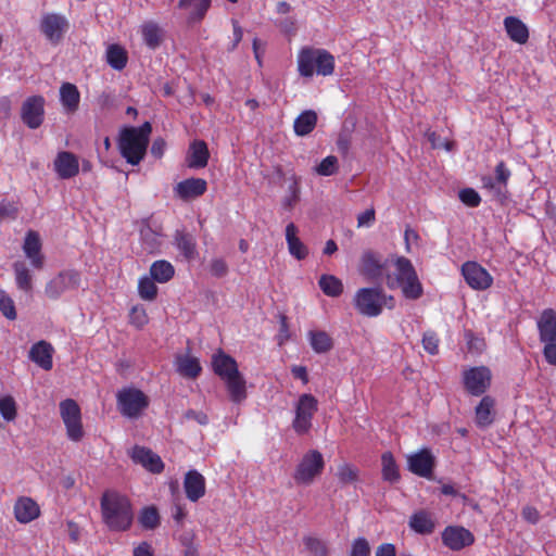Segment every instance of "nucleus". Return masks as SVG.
Masks as SVG:
<instances>
[{
    "instance_id": "f257e3e1",
    "label": "nucleus",
    "mask_w": 556,
    "mask_h": 556,
    "mask_svg": "<svg viewBox=\"0 0 556 556\" xmlns=\"http://www.w3.org/2000/svg\"><path fill=\"white\" fill-rule=\"evenodd\" d=\"M152 126L149 122L140 127H124L118 138V148L123 157L131 165H138L147 153Z\"/></svg>"
},
{
    "instance_id": "f03ea898",
    "label": "nucleus",
    "mask_w": 556,
    "mask_h": 556,
    "mask_svg": "<svg viewBox=\"0 0 556 556\" xmlns=\"http://www.w3.org/2000/svg\"><path fill=\"white\" fill-rule=\"evenodd\" d=\"M104 523L112 531H125L132 521L129 501L115 491H106L101 498Z\"/></svg>"
},
{
    "instance_id": "7ed1b4c3",
    "label": "nucleus",
    "mask_w": 556,
    "mask_h": 556,
    "mask_svg": "<svg viewBox=\"0 0 556 556\" xmlns=\"http://www.w3.org/2000/svg\"><path fill=\"white\" fill-rule=\"evenodd\" d=\"M395 271L387 275V286L390 289L400 288L404 298L408 300H418L424 294L422 285L412 262L399 256L394 262Z\"/></svg>"
},
{
    "instance_id": "20e7f679",
    "label": "nucleus",
    "mask_w": 556,
    "mask_h": 556,
    "mask_svg": "<svg viewBox=\"0 0 556 556\" xmlns=\"http://www.w3.org/2000/svg\"><path fill=\"white\" fill-rule=\"evenodd\" d=\"M298 67L304 77H312L314 73L328 76L334 71V58L327 50L305 48L299 54Z\"/></svg>"
},
{
    "instance_id": "39448f33",
    "label": "nucleus",
    "mask_w": 556,
    "mask_h": 556,
    "mask_svg": "<svg viewBox=\"0 0 556 556\" xmlns=\"http://www.w3.org/2000/svg\"><path fill=\"white\" fill-rule=\"evenodd\" d=\"M353 303L361 315L376 317L387 305V294L381 288H362L356 291Z\"/></svg>"
},
{
    "instance_id": "423d86ee",
    "label": "nucleus",
    "mask_w": 556,
    "mask_h": 556,
    "mask_svg": "<svg viewBox=\"0 0 556 556\" xmlns=\"http://www.w3.org/2000/svg\"><path fill=\"white\" fill-rule=\"evenodd\" d=\"M318 401L312 394H302L295 405L292 427L298 434H305L312 428V418L317 412Z\"/></svg>"
},
{
    "instance_id": "0eeeda50",
    "label": "nucleus",
    "mask_w": 556,
    "mask_h": 556,
    "mask_svg": "<svg viewBox=\"0 0 556 556\" xmlns=\"http://www.w3.org/2000/svg\"><path fill=\"white\" fill-rule=\"evenodd\" d=\"M117 406L122 415L135 418L148 406V399L140 390L124 389L117 394Z\"/></svg>"
},
{
    "instance_id": "6e6552de",
    "label": "nucleus",
    "mask_w": 556,
    "mask_h": 556,
    "mask_svg": "<svg viewBox=\"0 0 556 556\" xmlns=\"http://www.w3.org/2000/svg\"><path fill=\"white\" fill-rule=\"evenodd\" d=\"M323 468V455L318 451H311L303 456L298 465L294 480L298 483L309 484L316 476L320 475Z\"/></svg>"
},
{
    "instance_id": "1a4fd4ad",
    "label": "nucleus",
    "mask_w": 556,
    "mask_h": 556,
    "mask_svg": "<svg viewBox=\"0 0 556 556\" xmlns=\"http://www.w3.org/2000/svg\"><path fill=\"white\" fill-rule=\"evenodd\" d=\"M21 118L28 128H39L45 119V98L42 96L28 97L22 104Z\"/></svg>"
},
{
    "instance_id": "9d476101",
    "label": "nucleus",
    "mask_w": 556,
    "mask_h": 556,
    "mask_svg": "<svg viewBox=\"0 0 556 556\" xmlns=\"http://www.w3.org/2000/svg\"><path fill=\"white\" fill-rule=\"evenodd\" d=\"M491 371L485 366L472 367L464 372L466 390L475 396L483 394L491 384Z\"/></svg>"
},
{
    "instance_id": "9b49d317",
    "label": "nucleus",
    "mask_w": 556,
    "mask_h": 556,
    "mask_svg": "<svg viewBox=\"0 0 556 556\" xmlns=\"http://www.w3.org/2000/svg\"><path fill=\"white\" fill-rule=\"evenodd\" d=\"M462 274L466 282L475 290H485L492 286V276L476 262H466L463 264Z\"/></svg>"
},
{
    "instance_id": "f8f14e48",
    "label": "nucleus",
    "mask_w": 556,
    "mask_h": 556,
    "mask_svg": "<svg viewBox=\"0 0 556 556\" xmlns=\"http://www.w3.org/2000/svg\"><path fill=\"white\" fill-rule=\"evenodd\" d=\"M442 541L445 546L453 551H459L473 543V534L459 526H448L442 532Z\"/></svg>"
},
{
    "instance_id": "ddd939ff",
    "label": "nucleus",
    "mask_w": 556,
    "mask_h": 556,
    "mask_svg": "<svg viewBox=\"0 0 556 556\" xmlns=\"http://www.w3.org/2000/svg\"><path fill=\"white\" fill-rule=\"evenodd\" d=\"M41 249L42 243L39 233L35 230H28L24 239L23 251L30 261L31 266L36 269L43 267L45 257Z\"/></svg>"
},
{
    "instance_id": "4468645a",
    "label": "nucleus",
    "mask_w": 556,
    "mask_h": 556,
    "mask_svg": "<svg viewBox=\"0 0 556 556\" xmlns=\"http://www.w3.org/2000/svg\"><path fill=\"white\" fill-rule=\"evenodd\" d=\"M16 521L29 523L40 516V507L35 500L28 496H20L13 507Z\"/></svg>"
},
{
    "instance_id": "2eb2a0df",
    "label": "nucleus",
    "mask_w": 556,
    "mask_h": 556,
    "mask_svg": "<svg viewBox=\"0 0 556 556\" xmlns=\"http://www.w3.org/2000/svg\"><path fill=\"white\" fill-rule=\"evenodd\" d=\"M408 469L419 477H430L434 467V457L429 450H421L407 458Z\"/></svg>"
},
{
    "instance_id": "dca6fc26",
    "label": "nucleus",
    "mask_w": 556,
    "mask_h": 556,
    "mask_svg": "<svg viewBox=\"0 0 556 556\" xmlns=\"http://www.w3.org/2000/svg\"><path fill=\"white\" fill-rule=\"evenodd\" d=\"M131 458L135 463L142 465L152 473H160L164 469V464L161 457L150 448L135 446L131 453Z\"/></svg>"
},
{
    "instance_id": "f3484780",
    "label": "nucleus",
    "mask_w": 556,
    "mask_h": 556,
    "mask_svg": "<svg viewBox=\"0 0 556 556\" xmlns=\"http://www.w3.org/2000/svg\"><path fill=\"white\" fill-rule=\"evenodd\" d=\"M206 189L207 182L202 178H188L180 181L175 187L177 195L184 201L195 199L204 194Z\"/></svg>"
},
{
    "instance_id": "a211bd4d",
    "label": "nucleus",
    "mask_w": 556,
    "mask_h": 556,
    "mask_svg": "<svg viewBox=\"0 0 556 556\" xmlns=\"http://www.w3.org/2000/svg\"><path fill=\"white\" fill-rule=\"evenodd\" d=\"M536 326L541 342L556 341V312L553 308H545L541 313Z\"/></svg>"
},
{
    "instance_id": "6ab92c4d",
    "label": "nucleus",
    "mask_w": 556,
    "mask_h": 556,
    "mask_svg": "<svg viewBox=\"0 0 556 556\" xmlns=\"http://www.w3.org/2000/svg\"><path fill=\"white\" fill-rule=\"evenodd\" d=\"M66 27V20L56 14H48L41 21V31L53 43H58Z\"/></svg>"
},
{
    "instance_id": "aec40b11",
    "label": "nucleus",
    "mask_w": 556,
    "mask_h": 556,
    "mask_svg": "<svg viewBox=\"0 0 556 556\" xmlns=\"http://www.w3.org/2000/svg\"><path fill=\"white\" fill-rule=\"evenodd\" d=\"M186 496L191 502L199 501L205 494V479L197 470H189L184 479Z\"/></svg>"
},
{
    "instance_id": "412c9836",
    "label": "nucleus",
    "mask_w": 556,
    "mask_h": 556,
    "mask_svg": "<svg viewBox=\"0 0 556 556\" xmlns=\"http://www.w3.org/2000/svg\"><path fill=\"white\" fill-rule=\"evenodd\" d=\"M53 346L45 341H38L29 350L28 357L31 362L37 364L40 368L45 370H50L52 368V353Z\"/></svg>"
},
{
    "instance_id": "4be33fe9",
    "label": "nucleus",
    "mask_w": 556,
    "mask_h": 556,
    "mask_svg": "<svg viewBox=\"0 0 556 556\" xmlns=\"http://www.w3.org/2000/svg\"><path fill=\"white\" fill-rule=\"evenodd\" d=\"M210 152L203 140H194L188 150L187 165L189 168H204L207 165Z\"/></svg>"
},
{
    "instance_id": "5701e85b",
    "label": "nucleus",
    "mask_w": 556,
    "mask_h": 556,
    "mask_svg": "<svg viewBox=\"0 0 556 556\" xmlns=\"http://www.w3.org/2000/svg\"><path fill=\"white\" fill-rule=\"evenodd\" d=\"M383 264L372 252H366L363 254L361 260L359 271L367 279L378 281L383 275Z\"/></svg>"
},
{
    "instance_id": "b1692460",
    "label": "nucleus",
    "mask_w": 556,
    "mask_h": 556,
    "mask_svg": "<svg viewBox=\"0 0 556 556\" xmlns=\"http://www.w3.org/2000/svg\"><path fill=\"white\" fill-rule=\"evenodd\" d=\"M286 240L289 253L299 261L306 258L308 255L307 247L298 237V228L293 223L286 227Z\"/></svg>"
},
{
    "instance_id": "393cba45",
    "label": "nucleus",
    "mask_w": 556,
    "mask_h": 556,
    "mask_svg": "<svg viewBox=\"0 0 556 556\" xmlns=\"http://www.w3.org/2000/svg\"><path fill=\"white\" fill-rule=\"evenodd\" d=\"M495 401L493 397L485 395L481 399L476 407V424L480 428H486L493 424L495 417Z\"/></svg>"
},
{
    "instance_id": "a878e982",
    "label": "nucleus",
    "mask_w": 556,
    "mask_h": 556,
    "mask_svg": "<svg viewBox=\"0 0 556 556\" xmlns=\"http://www.w3.org/2000/svg\"><path fill=\"white\" fill-rule=\"evenodd\" d=\"M212 365L214 372L222 379H225L232 374H237L238 370V365L235 358L225 354L223 351H218V353L214 354Z\"/></svg>"
},
{
    "instance_id": "bb28decb",
    "label": "nucleus",
    "mask_w": 556,
    "mask_h": 556,
    "mask_svg": "<svg viewBox=\"0 0 556 556\" xmlns=\"http://www.w3.org/2000/svg\"><path fill=\"white\" fill-rule=\"evenodd\" d=\"M226 383L229 396L232 402L241 403L247 397V388H245V379L243 376L237 370V374H232L231 376L223 379Z\"/></svg>"
},
{
    "instance_id": "cd10ccee",
    "label": "nucleus",
    "mask_w": 556,
    "mask_h": 556,
    "mask_svg": "<svg viewBox=\"0 0 556 556\" xmlns=\"http://www.w3.org/2000/svg\"><path fill=\"white\" fill-rule=\"evenodd\" d=\"M504 26L508 37L517 43H526L529 38L528 27L518 17L507 16L504 20Z\"/></svg>"
},
{
    "instance_id": "c85d7f7f",
    "label": "nucleus",
    "mask_w": 556,
    "mask_h": 556,
    "mask_svg": "<svg viewBox=\"0 0 556 556\" xmlns=\"http://www.w3.org/2000/svg\"><path fill=\"white\" fill-rule=\"evenodd\" d=\"M162 232L154 229L149 224H144L140 228V238L143 249L149 253H155L162 245Z\"/></svg>"
},
{
    "instance_id": "c756f323",
    "label": "nucleus",
    "mask_w": 556,
    "mask_h": 556,
    "mask_svg": "<svg viewBox=\"0 0 556 556\" xmlns=\"http://www.w3.org/2000/svg\"><path fill=\"white\" fill-rule=\"evenodd\" d=\"M409 527L419 534H431L435 522L428 511L419 510L409 518Z\"/></svg>"
},
{
    "instance_id": "7c9ffc66",
    "label": "nucleus",
    "mask_w": 556,
    "mask_h": 556,
    "mask_svg": "<svg viewBox=\"0 0 556 556\" xmlns=\"http://www.w3.org/2000/svg\"><path fill=\"white\" fill-rule=\"evenodd\" d=\"M317 124V114L315 111L307 110L302 112L294 121L293 128L298 136H306L313 131Z\"/></svg>"
},
{
    "instance_id": "2f4dec72",
    "label": "nucleus",
    "mask_w": 556,
    "mask_h": 556,
    "mask_svg": "<svg viewBox=\"0 0 556 556\" xmlns=\"http://www.w3.org/2000/svg\"><path fill=\"white\" fill-rule=\"evenodd\" d=\"M210 5L211 0H179L178 2V7L180 9H188L190 7H193V10L189 15V22L191 23L201 21L204 17Z\"/></svg>"
},
{
    "instance_id": "473e14b6",
    "label": "nucleus",
    "mask_w": 556,
    "mask_h": 556,
    "mask_svg": "<svg viewBox=\"0 0 556 556\" xmlns=\"http://www.w3.org/2000/svg\"><path fill=\"white\" fill-rule=\"evenodd\" d=\"M174 274V266L167 261H156L150 267L151 278L160 283L169 281Z\"/></svg>"
},
{
    "instance_id": "72a5a7b5",
    "label": "nucleus",
    "mask_w": 556,
    "mask_h": 556,
    "mask_svg": "<svg viewBox=\"0 0 556 556\" xmlns=\"http://www.w3.org/2000/svg\"><path fill=\"white\" fill-rule=\"evenodd\" d=\"M127 52L118 45H111L106 50V62L109 65L116 70L122 71L127 64Z\"/></svg>"
},
{
    "instance_id": "f704fd0d",
    "label": "nucleus",
    "mask_w": 556,
    "mask_h": 556,
    "mask_svg": "<svg viewBox=\"0 0 556 556\" xmlns=\"http://www.w3.org/2000/svg\"><path fill=\"white\" fill-rule=\"evenodd\" d=\"M201 369L198 358L190 356L177 357V370L181 376L187 378H197L200 375Z\"/></svg>"
},
{
    "instance_id": "c9c22d12",
    "label": "nucleus",
    "mask_w": 556,
    "mask_h": 556,
    "mask_svg": "<svg viewBox=\"0 0 556 556\" xmlns=\"http://www.w3.org/2000/svg\"><path fill=\"white\" fill-rule=\"evenodd\" d=\"M175 242L186 258H193L195 253V240L192 235L177 230L175 233Z\"/></svg>"
},
{
    "instance_id": "e433bc0d",
    "label": "nucleus",
    "mask_w": 556,
    "mask_h": 556,
    "mask_svg": "<svg viewBox=\"0 0 556 556\" xmlns=\"http://www.w3.org/2000/svg\"><path fill=\"white\" fill-rule=\"evenodd\" d=\"M15 281L18 289L30 292L33 290L31 275L24 262H15L13 264Z\"/></svg>"
},
{
    "instance_id": "4c0bfd02",
    "label": "nucleus",
    "mask_w": 556,
    "mask_h": 556,
    "mask_svg": "<svg viewBox=\"0 0 556 556\" xmlns=\"http://www.w3.org/2000/svg\"><path fill=\"white\" fill-rule=\"evenodd\" d=\"M382 478L383 480L394 483L400 479L399 467L390 452H386L381 456Z\"/></svg>"
},
{
    "instance_id": "58836bf2",
    "label": "nucleus",
    "mask_w": 556,
    "mask_h": 556,
    "mask_svg": "<svg viewBox=\"0 0 556 556\" xmlns=\"http://www.w3.org/2000/svg\"><path fill=\"white\" fill-rule=\"evenodd\" d=\"M318 285L328 296H339L343 292L342 281L332 275H323Z\"/></svg>"
},
{
    "instance_id": "ea45409f",
    "label": "nucleus",
    "mask_w": 556,
    "mask_h": 556,
    "mask_svg": "<svg viewBox=\"0 0 556 556\" xmlns=\"http://www.w3.org/2000/svg\"><path fill=\"white\" fill-rule=\"evenodd\" d=\"M309 342L316 353H326L332 349V339L325 331H311Z\"/></svg>"
},
{
    "instance_id": "a19ab883",
    "label": "nucleus",
    "mask_w": 556,
    "mask_h": 556,
    "mask_svg": "<svg viewBox=\"0 0 556 556\" xmlns=\"http://www.w3.org/2000/svg\"><path fill=\"white\" fill-rule=\"evenodd\" d=\"M71 416H72V424H71V437L72 441H79L84 437V430L83 425L80 420V409L78 404L72 400L71 404Z\"/></svg>"
},
{
    "instance_id": "79ce46f5",
    "label": "nucleus",
    "mask_w": 556,
    "mask_h": 556,
    "mask_svg": "<svg viewBox=\"0 0 556 556\" xmlns=\"http://www.w3.org/2000/svg\"><path fill=\"white\" fill-rule=\"evenodd\" d=\"M143 40L152 49H155L161 43V31L156 24L147 23L142 26Z\"/></svg>"
},
{
    "instance_id": "37998d69",
    "label": "nucleus",
    "mask_w": 556,
    "mask_h": 556,
    "mask_svg": "<svg viewBox=\"0 0 556 556\" xmlns=\"http://www.w3.org/2000/svg\"><path fill=\"white\" fill-rule=\"evenodd\" d=\"M0 414L5 421H13L16 418V402L11 395L0 397Z\"/></svg>"
},
{
    "instance_id": "c03bdc74",
    "label": "nucleus",
    "mask_w": 556,
    "mask_h": 556,
    "mask_svg": "<svg viewBox=\"0 0 556 556\" xmlns=\"http://www.w3.org/2000/svg\"><path fill=\"white\" fill-rule=\"evenodd\" d=\"M510 177V170L506 167L504 162H500L495 167V179L498 184L497 198L502 199L506 193V185Z\"/></svg>"
},
{
    "instance_id": "a18cd8bd",
    "label": "nucleus",
    "mask_w": 556,
    "mask_h": 556,
    "mask_svg": "<svg viewBox=\"0 0 556 556\" xmlns=\"http://www.w3.org/2000/svg\"><path fill=\"white\" fill-rule=\"evenodd\" d=\"M303 543L312 556H328V547L320 539L315 536H304Z\"/></svg>"
},
{
    "instance_id": "49530a36",
    "label": "nucleus",
    "mask_w": 556,
    "mask_h": 556,
    "mask_svg": "<svg viewBox=\"0 0 556 556\" xmlns=\"http://www.w3.org/2000/svg\"><path fill=\"white\" fill-rule=\"evenodd\" d=\"M150 277H143L139 280L138 291L141 299L152 301L157 294V287Z\"/></svg>"
},
{
    "instance_id": "de8ad7c7",
    "label": "nucleus",
    "mask_w": 556,
    "mask_h": 556,
    "mask_svg": "<svg viewBox=\"0 0 556 556\" xmlns=\"http://www.w3.org/2000/svg\"><path fill=\"white\" fill-rule=\"evenodd\" d=\"M338 159L334 155L325 157L316 167L315 172L319 176H331L338 172Z\"/></svg>"
},
{
    "instance_id": "09e8293b",
    "label": "nucleus",
    "mask_w": 556,
    "mask_h": 556,
    "mask_svg": "<svg viewBox=\"0 0 556 556\" xmlns=\"http://www.w3.org/2000/svg\"><path fill=\"white\" fill-rule=\"evenodd\" d=\"M140 523L146 529H155L160 523V515L155 507H147L140 515Z\"/></svg>"
},
{
    "instance_id": "8fccbe9b",
    "label": "nucleus",
    "mask_w": 556,
    "mask_h": 556,
    "mask_svg": "<svg viewBox=\"0 0 556 556\" xmlns=\"http://www.w3.org/2000/svg\"><path fill=\"white\" fill-rule=\"evenodd\" d=\"M0 311L8 319H16L14 302L11 296L3 290H0Z\"/></svg>"
},
{
    "instance_id": "3c124183",
    "label": "nucleus",
    "mask_w": 556,
    "mask_h": 556,
    "mask_svg": "<svg viewBox=\"0 0 556 556\" xmlns=\"http://www.w3.org/2000/svg\"><path fill=\"white\" fill-rule=\"evenodd\" d=\"M54 166L62 178H70V152L63 151L59 153Z\"/></svg>"
},
{
    "instance_id": "603ef678",
    "label": "nucleus",
    "mask_w": 556,
    "mask_h": 556,
    "mask_svg": "<svg viewBox=\"0 0 556 556\" xmlns=\"http://www.w3.org/2000/svg\"><path fill=\"white\" fill-rule=\"evenodd\" d=\"M422 346L429 354H437L439 351V338L434 331H426L422 336Z\"/></svg>"
},
{
    "instance_id": "864d4df0",
    "label": "nucleus",
    "mask_w": 556,
    "mask_h": 556,
    "mask_svg": "<svg viewBox=\"0 0 556 556\" xmlns=\"http://www.w3.org/2000/svg\"><path fill=\"white\" fill-rule=\"evenodd\" d=\"M459 199L460 201L470 207H476L480 204L481 198L479 193L471 189V188H465L459 191Z\"/></svg>"
},
{
    "instance_id": "5fc2aeb1",
    "label": "nucleus",
    "mask_w": 556,
    "mask_h": 556,
    "mask_svg": "<svg viewBox=\"0 0 556 556\" xmlns=\"http://www.w3.org/2000/svg\"><path fill=\"white\" fill-rule=\"evenodd\" d=\"M18 213V208L14 202L5 199L0 201V220L2 219H15Z\"/></svg>"
},
{
    "instance_id": "6e6d98bb",
    "label": "nucleus",
    "mask_w": 556,
    "mask_h": 556,
    "mask_svg": "<svg viewBox=\"0 0 556 556\" xmlns=\"http://www.w3.org/2000/svg\"><path fill=\"white\" fill-rule=\"evenodd\" d=\"M426 136L433 149L444 148L447 151L453 150L454 143L452 141L442 139L435 131L428 130Z\"/></svg>"
},
{
    "instance_id": "4d7b16f0",
    "label": "nucleus",
    "mask_w": 556,
    "mask_h": 556,
    "mask_svg": "<svg viewBox=\"0 0 556 556\" xmlns=\"http://www.w3.org/2000/svg\"><path fill=\"white\" fill-rule=\"evenodd\" d=\"M370 546L365 538L356 539L352 544L350 556H369Z\"/></svg>"
},
{
    "instance_id": "13d9d810",
    "label": "nucleus",
    "mask_w": 556,
    "mask_h": 556,
    "mask_svg": "<svg viewBox=\"0 0 556 556\" xmlns=\"http://www.w3.org/2000/svg\"><path fill=\"white\" fill-rule=\"evenodd\" d=\"M130 321L138 328L144 326L148 323L146 309L142 306H134L130 312Z\"/></svg>"
},
{
    "instance_id": "bf43d9fd",
    "label": "nucleus",
    "mask_w": 556,
    "mask_h": 556,
    "mask_svg": "<svg viewBox=\"0 0 556 556\" xmlns=\"http://www.w3.org/2000/svg\"><path fill=\"white\" fill-rule=\"evenodd\" d=\"M338 477L342 483H351L357 479V471L349 465H342L338 469Z\"/></svg>"
},
{
    "instance_id": "052dcab7",
    "label": "nucleus",
    "mask_w": 556,
    "mask_h": 556,
    "mask_svg": "<svg viewBox=\"0 0 556 556\" xmlns=\"http://www.w3.org/2000/svg\"><path fill=\"white\" fill-rule=\"evenodd\" d=\"M290 195L287 197L282 203L283 207L287 210H292L296 202L300 200V189L298 186V181H293L289 187Z\"/></svg>"
},
{
    "instance_id": "680f3d73",
    "label": "nucleus",
    "mask_w": 556,
    "mask_h": 556,
    "mask_svg": "<svg viewBox=\"0 0 556 556\" xmlns=\"http://www.w3.org/2000/svg\"><path fill=\"white\" fill-rule=\"evenodd\" d=\"M184 420H193L200 426L208 424L207 415L202 410L188 409L182 415Z\"/></svg>"
},
{
    "instance_id": "e2e57ef3",
    "label": "nucleus",
    "mask_w": 556,
    "mask_h": 556,
    "mask_svg": "<svg viewBox=\"0 0 556 556\" xmlns=\"http://www.w3.org/2000/svg\"><path fill=\"white\" fill-rule=\"evenodd\" d=\"M210 271L215 277H224L228 273V265L223 258H214L210 264Z\"/></svg>"
},
{
    "instance_id": "0e129e2a",
    "label": "nucleus",
    "mask_w": 556,
    "mask_h": 556,
    "mask_svg": "<svg viewBox=\"0 0 556 556\" xmlns=\"http://www.w3.org/2000/svg\"><path fill=\"white\" fill-rule=\"evenodd\" d=\"M543 354L546 362L556 366V341L544 343Z\"/></svg>"
},
{
    "instance_id": "69168bd1",
    "label": "nucleus",
    "mask_w": 556,
    "mask_h": 556,
    "mask_svg": "<svg viewBox=\"0 0 556 556\" xmlns=\"http://www.w3.org/2000/svg\"><path fill=\"white\" fill-rule=\"evenodd\" d=\"M166 148V142L163 138H156L152 142L150 152L154 157H162Z\"/></svg>"
},
{
    "instance_id": "338daca9",
    "label": "nucleus",
    "mask_w": 556,
    "mask_h": 556,
    "mask_svg": "<svg viewBox=\"0 0 556 556\" xmlns=\"http://www.w3.org/2000/svg\"><path fill=\"white\" fill-rule=\"evenodd\" d=\"M374 220H375V210L374 208L364 211L357 217L358 227L370 226Z\"/></svg>"
},
{
    "instance_id": "774afa93",
    "label": "nucleus",
    "mask_w": 556,
    "mask_h": 556,
    "mask_svg": "<svg viewBox=\"0 0 556 556\" xmlns=\"http://www.w3.org/2000/svg\"><path fill=\"white\" fill-rule=\"evenodd\" d=\"M375 555L376 556H395L396 548L391 543H383L377 547Z\"/></svg>"
}]
</instances>
